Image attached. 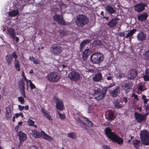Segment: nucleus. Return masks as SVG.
I'll list each match as a JSON object with an SVG mask.
<instances>
[{
  "label": "nucleus",
  "mask_w": 149,
  "mask_h": 149,
  "mask_svg": "<svg viewBox=\"0 0 149 149\" xmlns=\"http://www.w3.org/2000/svg\"><path fill=\"white\" fill-rule=\"evenodd\" d=\"M111 129L107 127L104 130L105 134L108 138L119 145H121L123 143V139L117 135L116 132H112Z\"/></svg>",
  "instance_id": "1"
},
{
  "label": "nucleus",
  "mask_w": 149,
  "mask_h": 149,
  "mask_svg": "<svg viewBox=\"0 0 149 149\" xmlns=\"http://www.w3.org/2000/svg\"><path fill=\"white\" fill-rule=\"evenodd\" d=\"M31 135L36 138H40V137H42L43 139L51 141L52 140L51 137L42 130H41L40 132L36 130H33Z\"/></svg>",
  "instance_id": "2"
},
{
  "label": "nucleus",
  "mask_w": 149,
  "mask_h": 149,
  "mask_svg": "<svg viewBox=\"0 0 149 149\" xmlns=\"http://www.w3.org/2000/svg\"><path fill=\"white\" fill-rule=\"evenodd\" d=\"M89 22V19L86 16L83 15H78L76 21V23L79 26L83 27L87 24Z\"/></svg>",
  "instance_id": "3"
},
{
  "label": "nucleus",
  "mask_w": 149,
  "mask_h": 149,
  "mask_svg": "<svg viewBox=\"0 0 149 149\" xmlns=\"http://www.w3.org/2000/svg\"><path fill=\"white\" fill-rule=\"evenodd\" d=\"M140 138L143 144L145 146L149 145V132L146 130L141 132Z\"/></svg>",
  "instance_id": "4"
},
{
  "label": "nucleus",
  "mask_w": 149,
  "mask_h": 149,
  "mask_svg": "<svg viewBox=\"0 0 149 149\" xmlns=\"http://www.w3.org/2000/svg\"><path fill=\"white\" fill-rule=\"evenodd\" d=\"M92 62L94 63L99 64L103 60V55L99 52L93 54L91 57Z\"/></svg>",
  "instance_id": "5"
},
{
  "label": "nucleus",
  "mask_w": 149,
  "mask_h": 149,
  "mask_svg": "<svg viewBox=\"0 0 149 149\" xmlns=\"http://www.w3.org/2000/svg\"><path fill=\"white\" fill-rule=\"evenodd\" d=\"M53 19L60 25L65 26L67 25V23L63 19V15L62 14L58 15L56 13L53 16Z\"/></svg>",
  "instance_id": "6"
},
{
  "label": "nucleus",
  "mask_w": 149,
  "mask_h": 149,
  "mask_svg": "<svg viewBox=\"0 0 149 149\" xmlns=\"http://www.w3.org/2000/svg\"><path fill=\"white\" fill-rule=\"evenodd\" d=\"M61 51V47L56 44L52 45L50 48V52L55 55H58Z\"/></svg>",
  "instance_id": "7"
},
{
  "label": "nucleus",
  "mask_w": 149,
  "mask_h": 149,
  "mask_svg": "<svg viewBox=\"0 0 149 149\" xmlns=\"http://www.w3.org/2000/svg\"><path fill=\"white\" fill-rule=\"evenodd\" d=\"M46 77L48 80L53 82H57L59 79V76L56 73L54 72L49 73L46 76Z\"/></svg>",
  "instance_id": "8"
},
{
  "label": "nucleus",
  "mask_w": 149,
  "mask_h": 149,
  "mask_svg": "<svg viewBox=\"0 0 149 149\" xmlns=\"http://www.w3.org/2000/svg\"><path fill=\"white\" fill-rule=\"evenodd\" d=\"M68 77L71 80L77 81L80 79V74L78 72L72 71L69 74Z\"/></svg>",
  "instance_id": "9"
},
{
  "label": "nucleus",
  "mask_w": 149,
  "mask_h": 149,
  "mask_svg": "<svg viewBox=\"0 0 149 149\" xmlns=\"http://www.w3.org/2000/svg\"><path fill=\"white\" fill-rule=\"evenodd\" d=\"M146 6V4L144 3L136 4L134 6V10L135 11L139 13L144 10L145 7Z\"/></svg>",
  "instance_id": "10"
},
{
  "label": "nucleus",
  "mask_w": 149,
  "mask_h": 149,
  "mask_svg": "<svg viewBox=\"0 0 149 149\" xmlns=\"http://www.w3.org/2000/svg\"><path fill=\"white\" fill-rule=\"evenodd\" d=\"M132 83L129 81L125 83L122 85V87L125 91V93H127L129 92L130 90L132 88Z\"/></svg>",
  "instance_id": "11"
},
{
  "label": "nucleus",
  "mask_w": 149,
  "mask_h": 149,
  "mask_svg": "<svg viewBox=\"0 0 149 149\" xmlns=\"http://www.w3.org/2000/svg\"><path fill=\"white\" fill-rule=\"evenodd\" d=\"M107 92V89L103 88L101 92L95 97V99L97 101L102 99L105 96Z\"/></svg>",
  "instance_id": "12"
},
{
  "label": "nucleus",
  "mask_w": 149,
  "mask_h": 149,
  "mask_svg": "<svg viewBox=\"0 0 149 149\" xmlns=\"http://www.w3.org/2000/svg\"><path fill=\"white\" fill-rule=\"evenodd\" d=\"M134 116L137 123H141L146 120L142 114L137 113L136 111L135 112Z\"/></svg>",
  "instance_id": "13"
},
{
  "label": "nucleus",
  "mask_w": 149,
  "mask_h": 149,
  "mask_svg": "<svg viewBox=\"0 0 149 149\" xmlns=\"http://www.w3.org/2000/svg\"><path fill=\"white\" fill-rule=\"evenodd\" d=\"M14 55H17L15 51H14L13 53L10 55H8L6 56V60L7 64L8 66L11 65L12 63V59L13 58H15L13 56Z\"/></svg>",
  "instance_id": "14"
},
{
  "label": "nucleus",
  "mask_w": 149,
  "mask_h": 149,
  "mask_svg": "<svg viewBox=\"0 0 149 149\" xmlns=\"http://www.w3.org/2000/svg\"><path fill=\"white\" fill-rule=\"evenodd\" d=\"M137 39L141 42L145 40L147 37L146 35L142 31H140L136 36Z\"/></svg>",
  "instance_id": "15"
},
{
  "label": "nucleus",
  "mask_w": 149,
  "mask_h": 149,
  "mask_svg": "<svg viewBox=\"0 0 149 149\" xmlns=\"http://www.w3.org/2000/svg\"><path fill=\"white\" fill-rule=\"evenodd\" d=\"M148 16L147 13L144 12L140 14L137 16L138 20L141 21H143L146 20Z\"/></svg>",
  "instance_id": "16"
},
{
  "label": "nucleus",
  "mask_w": 149,
  "mask_h": 149,
  "mask_svg": "<svg viewBox=\"0 0 149 149\" xmlns=\"http://www.w3.org/2000/svg\"><path fill=\"white\" fill-rule=\"evenodd\" d=\"M119 88L117 86L116 88L114 89H111L109 92L110 95L112 97H116L119 93Z\"/></svg>",
  "instance_id": "17"
},
{
  "label": "nucleus",
  "mask_w": 149,
  "mask_h": 149,
  "mask_svg": "<svg viewBox=\"0 0 149 149\" xmlns=\"http://www.w3.org/2000/svg\"><path fill=\"white\" fill-rule=\"evenodd\" d=\"M63 102L58 99H57L56 101V108L59 111H61L63 110Z\"/></svg>",
  "instance_id": "18"
},
{
  "label": "nucleus",
  "mask_w": 149,
  "mask_h": 149,
  "mask_svg": "<svg viewBox=\"0 0 149 149\" xmlns=\"http://www.w3.org/2000/svg\"><path fill=\"white\" fill-rule=\"evenodd\" d=\"M7 33L13 40H14L16 36V33L14 29L12 28H9L7 30Z\"/></svg>",
  "instance_id": "19"
},
{
  "label": "nucleus",
  "mask_w": 149,
  "mask_h": 149,
  "mask_svg": "<svg viewBox=\"0 0 149 149\" xmlns=\"http://www.w3.org/2000/svg\"><path fill=\"white\" fill-rule=\"evenodd\" d=\"M14 57H15L14 65L16 70L18 71L20 70V64L19 61L17 59L18 56L17 55H14Z\"/></svg>",
  "instance_id": "20"
},
{
  "label": "nucleus",
  "mask_w": 149,
  "mask_h": 149,
  "mask_svg": "<svg viewBox=\"0 0 149 149\" xmlns=\"http://www.w3.org/2000/svg\"><path fill=\"white\" fill-rule=\"evenodd\" d=\"M90 52L91 50L89 49H86L84 51L82 54V58L84 60H87L90 54Z\"/></svg>",
  "instance_id": "21"
},
{
  "label": "nucleus",
  "mask_w": 149,
  "mask_h": 149,
  "mask_svg": "<svg viewBox=\"0 0 149 149\" xmlns=\"http://www.w3.org/2000/svg\"><path fill=\"white\" fill-rule=\"evenodd\" d=\"M18 136L19 137V141L23 142L27 138V135L22 131H20L18 133Z\"/></svg>",
  "instance_id": "22"
},
{
  "label": "nucleus",
  "mask_w": 149,
  "mask_h": 149,
  "mask_svg": "<svg viewBox=\"0 0 149 149\" xmlns=\"http://www.w3.org/2000/svg\"><path fill=\"white\" fill-rule=\"evenodd\" d=\"M107 115L108 117L107 119L110 120L111 121L113 120L115 118L114 113L113 111L111 110H109L108 111Z\"/></svg>",
  "instance_id": "23"
},
{
  "label": "nucleus",
  "mask_w": 149,
  "mask_h": 149,
  "mask_svg": "<svg viewBox=\"0 0 149 149\" xmlns=\"http://www.w3.org/2000/svg\"><path fill=\"white\" fill-rule=\"evenodd\" d=\"M102 78V75L101 73L99 72L95 74L93 77V80L95 82L100 81Z\"/></svg>",
  "instance_id": "24"
},
{
  "label": "nucleus",
  "mask_w": 149,
  "mask_h": 149,
  "mask_svg": "<svg viewBox=\"0 0 149 149\" xmlns=\"http://www.w3.org/2000/svg\"><path fill=\"white\" fill-rule=\"evenodd\" d=\"M105 10L108 13L110 14L114 13L115 11V10L113 8L109 5L106 6Z\"/></svg>",
  "instance_id": "25"
},
{
  "label": "nucleus",
  "mask_w": 149,
  "mask_h": 149,
  "mask_svg": "<svg viewBox=\"0 0 149 149\" xmlns=\"http://www.w3.org/2000/svg\"><path fill=\"white\" fill-rule=\"evenodd\" d=\"M137 71L135 70H132L128 76V78L130 79H134L137 76Z\"/></svg>",
  "instance_id": "26"
},
{
  "label": "nucleus",
  "mask_w": 149,
  "mask_h": 149,
  "mask_svg": "<svg viewBox=\"0 0 149 149\" xmlns=\"http://www.w3.org/2000/svg\"><path fill=\"white\" fill-rule=\"evenodd\" d=\"M117 23L116 19L112 18L111 21L108 23L107 25L110 27H113L116 26Z\"/></svg>",
  "instance_id": "27"
},
{
  "label": "nucleus",
  "mask_w": 149,
  "mask_h": 149,
  "mask_svg": "<svg viewBox=\"0 0 149 149\" xmlns=\"http://www.w3.org/2000/svg\"><path fill=\"white\" fill-rule=\"evenodd\" d=\"M19 13V11L17 10H14L8 12L9 16L11 17H15L18 15Z\"/></svg>",
  "instance_id": "28"
},
{
  "label": "nucleus",
  "mask_w": 149,
  "mask_h": 149,
  "mask_svg": "<svg viewBox=\"0 0 149 149\" xmlns=\"http://www.w3.org/2000/svg\"><path fill=\"white\" fill-rule=\"evenodd\" d=\"M90 42V41L89 40H86L82 41L80 45V50H83V49L85 46L87 44L89 43Z\"/></svg>",
  "instance_id": "29"
},
{
  "label": "nucleus",
  "mask_w": 149,
  "mask_h": 149,
  "mask_svg": "<svg viewBox=\"0 0 149 149\" xmlns=\"http://www.w3.org/2000/svg\"><path fill=\"white\" fill-rule=\"evenodd\" d=\"M68 31L65 30L59 29V32L60 33V37H63L65 36L68 35Z\"/></svg>",
  "instance_id": "30"
},
{
  "label": "nucleus",
  "mask_w": 149,
  "mask_h": 149,
  "mask_svg": "<svg viewBox=\"0 0 149 149\" xmlns=\"http://www.w3.org/2000/svg\"><path fill=\"white\" fill-rule=\"evenodd\" d=\"M117 72L115 74V76L117 78L120 79L122 77H125V74L122 73L120 70H118Z\"/></svg>",
  "instance_id": "31"
},
{
  "label": "nucleus",
  "mask_w": 149,
  "mask_h": 149,
  "mask_svg": "<svg viewBox=\"0 0 149 149\" xmlns=\"http://www.w3.org/2000/svg\"><path fill=\"white\" fill-rule=\"evenodd\" d=\"M137 30L136 29H133L130 30L128 33L126 35L125 38H127L130 37L134 35V34L136 31Z\"/></svg>",
  "instance_id": "32"
},
{
  "label": "nucleus",
  "mask_w": 149,
  "mask_h": 149,
  "mask_svg": "<svg viewBox=\"0 0 149 149\" xmlns=\"http://www.w3.org/2000/svg\"><path fill=\"white\" fill-rule=\"evenodd\" d=\"M6 116L7 118L9 119L12 116L11 113L10 111V109L8 108H7L6 109Z\"/></svg>",
  "instance_id": "33"
},
{
  "label": "nucleus",
  "mask_w": 149,
  "mask_h": 149,
  "mask_svg": "<svg viewBox=\"0 0 149 149\" xmlns=\"http://www.w3.org/2000/svg\"><path fill=\"white\" fill-rule=\"evenodd\" d=\"M19 90L25 89V83L23 80H22L19 85Z\"/></svg>",
  "instance_id": "34"
},
{
  "label": "nucleus",
  "mask_w": 149,
  "mask_h": 149,
  "mask_svg": "<svg viewBox=\"0 0 149 149\" xmlns=\"http://www.w3.org/2000/svg\"><path fill=\"white\" fill-rule=\"evenodd\" d=\"M115 107L116 109H119L123 107V105L120 104L118 100H117L115 102Z\"/></svg>",
  "instance_id": "35"
},
{
  "label": "nucleus",
  "mask_w": 149,
  "mask_h": 149,
  "mask_svg": "<svg viewBox=\"0 0 149 149\" xmlns=\"http://www.w3.org/2000/svg\"><path fill=\"white\" fill-rule=\"evenodd\" d=\"M68 136L73 139H76L77 138V135L76 133L74 132L69 133Z\"/></svg>",
  "instance_id": "36"
},
{
  "label": "nucleus",
  "mask_w": 149,
  "mask_h": 149,
  "mask_svg": "<svg viewBox=\"0 0 149 149\" xmlns=\"http://www.w3.org/2000/svg\"><path fill=\"white\" fill-rule=\"evenodd\" d=\"M140 142L139 140H134L133 141V145L136 147V146H138Z\"/></svg>",
  "instance_id": "37"
},
{
  "label": "nucleus",
  "mask_w": 149,
  "mask_h": 149,
  "mask_svg": "<svg viewBox=\"0 0 149 149\" xmlns=\"http://www.w3.org/2000/svg\"><path fill=\"white\" fill-rule=\"evenodd\" d=\"M101 92V91L100 89L97 88L96 90L95 89L94 90V92L93 93V95L94 96H96Z\"/></svg>",
  "instance_id": "38"
},
{
  "label": "nucleus",
  "mask_w": 149,
  "mask_h": 149,
  "mask_svg": "<svg viewBox=\"0 0 149 149\" xmlns=\"http://www.w3.org/2000/svg\"><path fill=\"white\" fill-rule=\"evenodd\" d=\"M106 77H107V79L108 80H112L113 76L112 74H111V73H108L106 76Z\"/></svg>",
  "instance_id": "39"
},
{
  "label": "nucleus",
  "mask_w": 149,
  "mask_h": 149,
  "mask_svg": "<svg viewBox=\"0 0 149 149\" xmlns=\"http://www.w3.org/2000/svg\"><path fill=\"white\" fill-rule=\"evenodd\" d=\"M144 56L146 59H149V50L147 51L145 53Z\"/></svg>",
  "instance_id": "40"
},
{
  "label": "nucleus",
  "mask_w": 149,
  "mask_h": 149,
  "mask_svg": "<svg viewBox=\"0 0 149 149\" xmlns=\"http://www.w3.org/2000/svg\"><path fill=\"white\" fill-rule=\"evenodd\" d=\"M138 89L139 91H144L145 90L146 88L144 86L140 85L138 87Z\"/></svg>",
  "instance_id": "41"
},
{
  "label": "nucleus",
  "mask_w": 149,
  "mask_h": 149,
  "mask_svg": "<svg viewBox=\"0 0 149 149\" xmlns=\"http://www.w3.org/2000/svg\"><path fill=\"white\" fill-rule=\"evenodd\" d=\"M28 124L30 126H33V124L35 123V122L32 120L30 119L28 121Z\"/></svg>",
  "instance_id": "42"
},
{
  "label": "nucleus",
  "mask_w": 149,
  "mask_h": 149,
  "mask_svg": "<svg viewBox=\"0 0 149 149\" xmlns=\"http://www.w3.org/2000/svg\"><path fill=\"white\" fill-rule=\"evenodd\" d=\"M143 80L145 81H149V75L145 74L143 76Z\"/></svg>",
  "instance_id": "43"
},
{
  "label": "nucleus",
  "mask_w": 149,
  "mask_h": 149,
  "mask_svg": "<svg viewBox=\"0 0 149 149\" xmlns=\"http://www.w3.org/2000/svg\"><path fill=\"white\" fill-rule=\"evenodd\" d=\"M41 110L42 113H43V114L44 116H45L49 114L46 111L44 108H42Z\"/></svg>",
  "instance_id": "44"
},
{
  "label": "nucleus",
  "mask_w": 149,
  "mask_h": 149,
  "mask_svg": "<svg viewBox=\"0 0 149 149\" xmlns=\"http://www.w3.org/2000/svg\"><path fill=\"white\" fill-rule=\"evenodd\" d=\"M18 101L20 102L22 104H24V98L22 97H18Z\"/></svg>",
  "instance_id": "45"
},
{
  "label": "nucleus",
  "mask_w": 149,
  "mask_h": 149,
  "mask_svg": "<svg viewBox=\"0 0 149 149\" xmlns=\"http://www.w3.org/2000/svg\"><path fill=\"white\" fill-rule=\"evenodd\" d=\"M21 92V94L22 96L24 98H26V93L25 92V89L23 90H21L20 91Z\"/></svg>",
  "instance_id": "46"
},
{
  "label": "nucleus",
  "mask_w": 149,
  "mask_h": 149,
  "mask_svg": "<svg viewBox=\"0 0 149 149\" xmlns=\"http://www.w3.org/2000/svg\"><path fill=\"white\" fill-rule=\"evenodd\" d=\"M15 115L16 118L18 117L19 116H21L22 118L24 117V115L22 113H16L15 114Z\"/></svg>",
  "instance_id": "47"
},
{
  "label": "nucleus",
  "mask_w": 149,
  "mask_h": 149,
  "mask_svg": "<svg viewBox=\"0 0 149 149\" xmlns=\"http://www.w3.org/2000/svg\"><path fill=\"white\" fill-rule=\"evenodd\" d=\"M59 115V116L60 118L62 119H64L65 118V116L64 114H61L58 111H57Z\"/></svg>",
  "instance_id": "48"
},
{
  "label": "nucleus",
  "mask_w": 149,
  "mask_h": 149,
  "mask_svg": "<svg viewBox=\"0 0 149 149\" xmlns=\"http://www.w3.org/2000/svg\"><path fill=\"white\" fill-rule=\"evenodd\" d=\"M132 97H134V99H135L137 101H138L139 100V99L138 98V95H136L134 94V93H133V94H132Z\"/></svg>",
  "instance_id": "49"
},
{
  "label": "nucleus",
  "mask_w": 149,
  "mask_h": 149,
  "mask_svg": "<svg viewBox=\"0 0 149 149\" xmlns=\"http://www.w3.org/2000/svg\"><path fill=\"white\" fill-rule=\"evenodd\" d=\"M33 62L34 63L36 64H39L40 63V61L37 58L35 59V58L33 61Z\"/></svg>",
  "instance_id": "50"
},
{
  "label": "nucleus",
  "mask_w": 149,
  "mask_h": 149,
  "mask_svg": "<svg viewBox=\"0 0 149 149\" xmlns=\"http://www.w3.org/2000/svg\"><path fill=\"white\" fill-rule=\"evenodd\" d=\"M26 5V2L24 1L23 3H22V1H20V2L19 3V5L20 6H22V7H23L24 6Z\"/></svg>",
  "instance_id": "51"
},
{
  "label": "nucleus",
  "mask_w": 149,
  "mask_h": 149,
  "mask_svg": "<svg viewBox=\"0 0 149 149\" xmlns=\"http://www.w3.org/2000/svg\"><path fill=\"white\" fill-rule=\"evenodd\" d=\"M29 86L31 89H34L36 88L35 86L32 82L30 84Z\"/></svg>",
  "instance_id": "52"
},
{
  "label": "nucleus",
  "mask_w": 149,
  "mask_h": 149,
  "mask_svg": "<svg viewBox=\"0 0 149 149\" xmlns=\"http://www.w3.org/2000/svg\"><path fill=\"white\" fill-rule=\"evenodd\" d=\"M113 86H114L113 84H111L109 86H107V87H104L103 88H105V89L106 88V89H107V91L108 89L109 88H110L112 87Z\"/></svg>",
  "instance_id": "53"
},
{
  "label": "nucleus",
  "mask_w": 149,
  "mask_h": 149,
  "mask_svg": "<svg viewBox=\"0 0 149 149\" xmlns=\"http://www.w3.org/2000/svg\"><path fill=\"white\" fill-rule=\"evenodd\" d=\"M87 122L88 124L91 126H93V124L91 121H90L89 120L87 119Z\"/></svg>",
  "instance_id": "54"
},
{
  "label": "nucleus",
  "mask_w": 149,
  "mask_h": 149,
  "mask_svg": "<svg viewBox=\"0 0 149 149\" xmlns=\"http://www.w3.org/2000/svg\"><path fill=\"white\" fill-rule=\"evenodd\" d=\"M119 35L120 36L124 37L125 35V33L124 32H120L119 33Z\"/></svg>",
  "instance_id": "55"
},
{
  "label": "nucleus",
  "mask_w": 149,
  "mask_h": 149,
  "mask_svg": "<svg viewBox=\"0 0 149 149\" xmlns=\"http://www.w3.org/2000/svg\"><path fill=\"white\" fill-rule=\"evenodd\" d=\"M22 75L23 77L24 80L25 81H27V79L25 76L24 73V71H22Z\"/></svg>",
  "instance_id": "56"
},
{
  "label": "nucleus",
  "mask_w": 149,
  "mask_h": 149,
  "mask_svg": "<svg viewBox=\"0 0 149 149\" xmlns=\"http://www.w3.org/2000/svg\"><path fill=\"white\" fill-rule=\"evenodd\" d=\"M18 108H19V109L20 111H22L24 109L25 107L22 106L21 105H19Z\"/></svg>",
  "instance_id": "57"
},
{
  "label": "nucleus",
  "mask_w": 149,
  "mask_h": 149,
  "mask_svg": "<svg viewBox=\"0 0 149 149\" xmlns=\"http://www.w3.org/2000/svg\"><path fill=\"white\" fill-rule=\"evenodd\" d=\"M103 149H111L108 146L104 145L102 146Z\"/></svg>",
  "instance_id": "58"
},
{
  "label": "nucleus",
  "mask_w": 149,
  "mask_h": 149,
  "mask_svg": "<svg viewBox=\"0 0 149 149\" xmlns=\"http://www.w3.org/2000/svg\"><path fill=\"white\" fill-rule=\"evenodd\" d=\"M45 117L47 119H48L49 120H52V118L51 117V116L49 115V113L47 115V116H45Z\"/></svg>",
  "instance_id": "59"
},
{
  "label": "nucleus",
  "mask_w": 149,
  "mask_h": 149,
  "mask_svg": "<svg viewBox=\"0 0 149 149\" xmlns=\"http://www.w3.org/2000/svg\"><path fill=\"white\" fill-rule=\"evenodd\" d=\"M149 114V112H146V113L143 114H142L143 115L144 118L145 119H146V118L148 115Z\"/></svg>",
  "instance_id": "60"
},
{
  "label": "nucleus",
  "mask_w": 149,
  "mask_h": 149,
  "mask_svg": "<svg viewBox=\"0 0 149 149\" xmlns=\"http://www.w3.org/2000/svg\"><path fill=\"white\" fill-rule=\"evenodd\" d=\"M123 101L125 103H126L127 102V98L126 97H124Z\"/></svg>",
  "instance_id": "61"
},
{
  "label": "nucleus",
  "mask_w": 149,
  "mask_h": 149,
  "mask_svg": "<svg viewBox=\"0 0 149 149\" xmlns=\"http://www.w3.org/2000/svg\"><path fill=\"white\" fill-rule=\"evenodd\" d=\"M145 74H149V68H147L145 71Z\"/></svg>",
  "instance_id": "62"
},
{
  "label": "nucleus",
  "mask_w": 149,
  "mask_h": 149,
  "mask_svg": "<svg viewBox=\"0 0 149 149\" xmlns=\"http://www.w3.org/2000/svg\"><path fill=\"white\" fill-rule=\"evenodd\" d=\"M145 109H146V111H147L149 109V106L148 105H145L144 106Z\"/></svg>",
  "instance_id": "63"
},
{
  "label": "nucleus",
  "mask_w": 149,
  "mask_h": 149,
  "mask_svg": "<svg viewBox=\"0 0 149 149\" xmlns=\"http://www.w3.org/2000/svg\"><path fill=\"white\" fill-rule=\"evenodd\" d=\"M30 149H38V148L36 146H33L31 147Z\"/></svg>",
  "instance_id": "64"
}]
</instances>
